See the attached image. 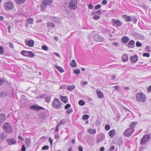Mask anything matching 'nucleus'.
Instances as JSON below:
<instances>
[{"mask_svg": "<svg viewBox=\"0 0 151 151\" xmlns=\"http://www.w3.org/2000/svg\"><path fill=\"white\" fill-rule=\"evenodd\" d=\"M96 92L99 98H101L103 97V93L101 90L97 89L96 90Z\"/></svg>", "mask_w": 151, "mask_h": 151, "instance_id": "6ab92c4d", "label": "nucleus"}, {"mask_svg": "<svg viewBox=\"0 0 151 151\" xmlns=\"http://www.w3.org/2000/svg\"><path fill=\"white\" fill-rule=\"evenodd\" d=\"M26 45L29 47H32L34 44V41L32 40H30L27 42H25Z\"/></svg>", "mask_w": 151, "mask_h": 151, "instance_id": "2eb2a0df", "label": "nucleus"}, {"mask_svg": "<svg viewBox=\"0 0 151 151\" xmlns=\"http://www.w3.org/2000/svg\"><path fill=\"white\" fill-rule=\"evenodd\" d=\"M138 58V56L136 55L131 57L130 59L131 63H135L137 60Z\"/></svg>", "mask_w": 151, "mask_h": 151, "instance_id": "ddd939ff", "label": "nucleus"}, {"mask_svg": "<svg viewBox=\"0 0 151 151\" xmlns=\"http://www.w3.org/2000/svg\"><path fill=\"white\" fill-rule=\"evenodd\" d=\"M21 150L22 151H25L26 148L24 145L22 146L21 148Z\"/></svg>", "mask_w": 151, "mask_h": 151, "instance_id": "13d9d810", "label": "nucleus"}, {"mask_svg": "<svg viewBox=\"0 0 151 151\" xmlns=\"http://www.w3.org/2000/svg\"><path fill=\"white\" fill-rule=\"evenodd\" d=\"M96 13L98 15H100L101 14V11L100 10H99L96 12Z\"/></svg>", "mask_w": 151, "mask_h": 151, "instance_id": "338daca9", "label": "nucleus"}, {"mask_svg": "<svg viewBox=\"0 0 151 151\" xmlns=\"http://www.w3.org/2000/svg\"><path fill=\"white\" fill-rule=\"evenodd\" d=\"M134 41L132 40H130L128 44V47L129 48H132L134 47Z\"/></svg>", "mask_w": 151, "mask_h": 151, "instance_id": "f3484780", "label": "nucleus"}, {"mask_svg": "<svg viewBox=\"0 0 151 151\" xmlns=\"http://www.w3.org/2000/svg\"><path fill=\"white\" fill-rule=\"evenodd\" d=\"M18 138L20 140L22 141L24 140V139L20 135L19 136Z\"/></svg>", "mask_w": 151, "mask_h": 151, "instance_id": "bf43d9fd", "label": "nucleus"}, {"mask_svg": "<svg viewBox=\"0 0 151 151\" xmlns=\"http://www.w3.org/2000/svg\"><path fill=\"white\" fill-rule=\"evenodd\" d=\"M73 111V109L72 108H70L69 109H68L66 112V113L67 114H70L71 112H72Z\"/></svg>", "mask_w": 151, "mask_h": 151, "instance_id": "a19ab883", "label": "nucleus"}, {"mask_svg": "<svg viewBox=\"0 0 151 151\" xmlns=\"http://www.w3.org/2000/svg\"><path fill=\"white\" fill-rule=\"evenodd\" d=\"M22 55L25 57L32 58L35 56V54L31 51L23 50L21 52Z\"/></svg>", "mask_w": 151, "mask_h": 151, "instance_id": "423d86ee", "label": "nucleus"}, {"mask_svg": "<svg viewBox=\"0 0 151 151\" xmlns=\"http://www.w3.org/2000/svg\"><path fill=\"white\" fill-rule=\"evenodd\" d=\"M78 149L79 151H83V148L81 146H79Z\"/></svg>", "mask_w": 151, "mask_h": 151, "instance_id": "e2e57ef3", "label": "nucleus"}, {"mask_svg": "<svg viewBox=\"0 0 151 151\" xmlns=\"http://www.w3.org/2000/svg\"><path fill=\"white\" fill-rule=\"evenodd\" d=\"M62 104H63L61 102L60 100L58 98H55L52 104L53 107L57 109H61V105Z\"/></svg>", "mask_w": 151, "mask_h": 151, "instance_id": "7ed1b4c3", "label": "nucleus"}, {"mask_svg": "<svg viewBox=\"0 0 151 151\" xmlns=\"http://www.w3.org/2000/svg\"><path fill=\"white\" fill-rule=\"evenodd\" d=\"M112 21L113 23V25L117 26L119 27L121 26L122 24L121 22L119 20H115L114 19H112Z\"/></svg>", "mask_w": 151, "mask_h": 151, "instance_id": "9b49d317", "label": "nucleus"}, {"mask_svg": "<svg viewBox=\"0 0 151 151\" xmlns=\"http://www.w3.org/2000/svg\"><path fill=\"white\" fill-rule=\"evenodd\" d=\"M109 135L110 136H114L115 134V131L114 129H112L109 132Z\"/></svg>", "mask_w": 151, "mask_h": 151, "instance_id": "bb28decb", "label": "nucleus"}, {"mask_svg": "<svg viewBox=\"0 0 151 151\" xmlns=\"http://www.w3.org/2000/svg\"><path fill=\"white\" fill-rule=\"evenodd\" d=\"M52 2V0H43L42 1V3L45 4L47 6V5H50Z\"/></svg>", "mask_w": 151, "mask_h": 151, "instance_id": "a211bd4d", "label": "nucleus"}, {"mask_svg": "<svg viewBox=\"0 0 151 151\" xmlns=\"http://www.w3.org/2000/svg\"><path fill=\"white\" fill-rule=\"evenodd\" d=\"M60 72L63 73L64 72V70L61 67H55Z\"/></svg>", "mask_w": 151, "mask_h": 151, "instance_id": "2f4dec72", "label": "nucleus"}, {"mask_svg": "<svg viewBox=\"0 0 151 151\" xmlns=\"http://www.w3.org/2000/svg\"><path fill=\"white\" fill-rule=\"evenodd\" d=\"M137 124V123H136L135 122H133L129 126L130 127L129 128L134 129V128L135 127V125Z\"/></svg>", "mask_w": 151, "mask_h": 151, "instance_id": "f704fd0d", "label": "nucleus"}, {"mask_svg": "<svg viewBox=\"0 0 151 151\" xmlns=\"http://www.w3.org/2000/svg\"><path fill=\"white\" fill-rule=\"evenodd\" d=\"M27 21L29 24H32L33 19L32 18L29 17L27 20Z\"/></svg>", "mask_w": 151, "mask_h": 151, "instance_id": "473e14b6", "label": "nucleus"}, {"mask_svg": "<svg viewBox=\"0 0 151 151\" xmlns=\"http://www.w3.org/2000/svg\"><path fill=\"white\" fill-rule=\"evenodd\" d=\"M73 72L76 75H78L80 73V70L79 69H75L74 70Z\"/></svg>", "mask_w": 151, "mask_h": 151, "instance_id": "c85d7f7f", "label": "nucleus"}, {"mask_svg": "<svg viewBox=\"0 0 151 151\" xmlns=\"http://www.w3.org/2000/svg\"><path fill=\"white\" fill-rule=\"evenodd\" d=\"M60 99L64 103H67L68 102V98L67 97L61 96L60 97Z\"/></svg>", "mask_w": 151, "mask_h": 151, "instance_id": "412c9836", "label": "nucleus"}, {"mask_svg": "<svg viewBox=\"0 0 151 151\" xmlns=\"http://www.w3.org/2000/svg\"><path fill=\"white\" fill-rule=\"evenodd\" d=\"M49 147L47 145H45L42 147V150H47L49 149Z\"/></svg>", "mask_w": 151, "mask_h": 151, "instance_id": "de8ad7c7", "label": "nucleus"}, {"mask_svg": "<svg viewBox=\"0 0 151 151\" xmlns=\"http://www.w3.org/2000/svg\"><path fill=\"white\" fill-rule=\"evenodd\" d=\"M115 146L114 145H112L111 146V147L109 149V150L110 151H112L115 149Z\"/></svg>", "mask_w": 151, "mask_h": 151, "instance_id": "864d4df0", "label": "nucleus"}, {"mask_svg": "<svg viewBox=\"0 0 151 151\" xmlns=\"http://www.w3.org/2000/svg\"><path fill=\"white\" fill-rule=\"evenodd\" d=\"M136 46L137 47H140L142 46V44L139 42H136Z\"/></svg>", "mask_w": 151, "mask_h": 151, "instance_id": "09e8293b", "label": "nucleus"}, {"mask_svg": "<svg viewBox=\"0 0 151 151\" xmlns=\"http://www.w3.org/2000/svg\"><path fill=\"white\" fill-rule=\"evenodd\" d=\"M66 123V121L64 119H62L58 123L60 125L61 124H63Z\"/></svg>", "mask_w": 151, "mask_h": 151, "instance_id": "37998d69", "label": "nucleus"}, {"mask_svg": "<svg viewBox=\"0 0 151 151\" xmlns=\"http://www.w3.org/2000/svg\"><path fill=\"white\" fill-rule=\"evenodd\" d=\"M49 140L51 146L52 145L53 141L51 137L49 138Z\"/></svg>", "mask_w": 151, "mask_h": 151, "instance_id": "6e6d98bb", "label": "nucleus"}, {"mask_svg": "<svg viewBox=\"0 0 151 151\" xmlns=\"http://www.w3.org/2000/svg\"><path fill=\"white\" fill-rule=\"evenodd\" d=\"M105 129L107 130H109L110 129V126L108 124H106L105 125Z\"/></svg>", "mask_w": 151, "mask_h": 151, "instance_id": "5fc2aeb1", "label": "nucleus"}, {"mask_svg": "<svg viewBox=\"0 0 151 151\" xmlns=\"http://www.w3.org/2000/svg\"><path fill=\"white\" fill-rule=\"evenodd\" d=\"M105 139L104 135V134H101L99 135L98 137V139L97 141L98 143L102 141Z\"/></svg>", "mask_w": 151, "mask_h": 151, "instance_id": "4468645a", "label": "nucleus"}, {"mask_svg": "<svg viewBox=\"0 0 151 151\" xmlns=\"http://www.w3.org/2000/svg\"><path fill=\"white\" fill-rule=\"evenodd\" d=\"M143 57H149L150 56V55L148 53H145L143 54Z\"/></svg>", "mask_w": 151, "mask_h": 151, "instance_id": "49530a36", "label": "nucleus"}, {"mask_svg": "<svg viewBox=\"0 0 151 151\" xmlns=\"http://www.w3.org/2000/svg\"><path fill=\"white\" fill-rule=\"evenodd\" d=\"M134 131V129L129 128L124 131L123 135L124 137H129L133 134Z\"/></svg>", "mask_w": 151, "mask_h": 151, "instance_id": "39448f33", "label": "nucleus"}, {"mask_svg": "<svg viewBox=\"0 0 151 151\" xmlns=\"http://www.w3.org/2000/svg\"><path fill=\"white\" fill-rule=\"evenodd\" d=\"M42 49L45 50L47 51V50L48 48L45 45H43L42 46Z\"/></svg>", "mask_w": 151, "mask_h": 151, "instance_id": "3c124183", "label": "nucleus"}, {"mask_svg": "<svg viewBox=\"0 0 151 151\" xmlns=\"http://www.w3.org/2000/svg\"><path fill=\"white\" fill-rule=\"evenodd\" d=\"M115 89L116 90H119V86L118 85H116L114 86Z\"/></svg>", "mask_w": 151, "mask_h": 151, "instance_id": "052dcab7", "label": "nucleus"}, {"mask_svg": "<svg viewBox=\"0 0 151 151\" xmlns=\"http://www.w3.org/2000/svg\"><path fill=\"white\" fill-rule=\"evenodd\" d=\"M4 52V49L3 47L0 46V54H2Z\"/></svg>", "mask_w": 151, "mask_h": 151, "instance_id": "79ce46f5", "label": "nucleus"}, {"mask_svg": "<svg viewBox=\"0 0 151 151\" xmlns=\"http://www.w3.org/2000/svg\"><path fill=\"white\" fill-rule=\"evenodd\" d=\"M150 139V134H145L141 139L140 144L142 145H145Z\"/></svg>", "mask_w": 151, "mask_h": 151, "instance_id": "20e7f679", "label": "nucleus"}, {"mask_svg": "<svg viewBox=\"0 0 151 151\" xmlns=\"http://www.w3.org/2000/svg\"><path fill=\"white\" fill-rule=\"evenodd\" d=\"M107 3V2L106 0H103L101 2V3L104 5H105Z\"/></svg>", "mask_w": 151, "mask_h": 151, "instance_id": "680f3d73", "label": "nucleus"}, {"mask_svg": "<svg viewBox=\"0 0 151 151\" xmlns=\"http://www.w3.org/2000/svg\"><path fill=\"white\" fill-rule=\"evenodd\" d=\"M100 17V16L98 15H95L93 17V19L95 20H97Z\"/></svg>", "mask_w": 151, "mask_h": 151, "instance_id": "603ef678", "label": "nucleus"}, {"mask_svg": "<svg viewBox=\"0 0 151 151\" xmlns=\"http://www.w3.org/2000/svg\"><path fill=\"white\" fill-rule=\"evenodd\" d=\"M136 98L137 101L138 102H144L146 100L145 95L141 92L137 93L136 95Z\"/></svg>", "mask_w": 151, "mask_h": 151, "instance_id": "f257e3e1", "label": "nucleus"}, {"mask_svg": "<svg viewBox=\"0 0 151 151\" xmlns=\"http://www.w3.org/2000/svg\"><path fill=\"white\" fill-rule=\"evenodd\" d=\"M6 118L5 115L3 114H0V124L4 123Z\"/></svg>", "mask_w": 151, "mask_h": 151, "instance_id": "dca6fc26", "label": "nucleus"}, {"mask_svg": "<svg viewBox=\"0 0 151 151\" xmlns=\"http://www.w3.org/2000/svg\"><path fill=\"white\" fill-rule=\"evenodd\" d=\"M62 104H63L61 102L60 100L58 98H55L52 104L53 107L57 109H61V105Z\"/></svg>", "mask_w": 151, "mask_h": 151, "instance_id": "f03ea898", "label": "nucleus"}, {"mask_svg": "<svg viewBox=\"0 0 151 151\" xmlns=\"http://www.w3.org/2000/svg\"><path fill=\"white\" fill-rule=\"evenodd\" d=\"M6 137V136L5 133L2 132L0 134V140L4 139Z\"/></svg>", "mask_w": 151, "mask_h": 151, "instance_id": "5701e85b", "label": "nucleus"}, {"mask_svg": "<svg viewBox=\"0 0 151 151\" xmlns=\"http://www.w3.org/2000/svg\"><path fill=\"white\" fill-rule=\"evenodd\" d=\"M101 5L99 4H98V5H96L94 7V9L95 10H97V9H100L101 8Z\"/></svg>", "mask_w": 151, "mask_h": 151, "instance_id": "a18cd8bd", "label": "nucleus"}, {"mask_svg": "<svg viewBox=\"0 0 151 151\" xmlns=\"http://www.w3.org/2000/svg\"><path fill=\"white\" fill-rule=\"evenodd\" d=\"M9 46L10 47L13 48L14 46L13 45V44L12 42H9Z\"/></svg>", "mask_w": 151, "mask_h": 151, "instance_id": "774afa93", "label": "nucleus"}, {"mask_svg": "<svg viewBox=\"0 0 151 151\" xmlns=\"http://www.w3.org/2000/svg\"><path fill=\"white\" fill-rule=\"evenodd\" d=\"M70 64L71 66H76L77 65L76 62L74 60H72Z\"/></svg>", "mask_w": 151, "mask_h": 151, "instance_id": "c756f323", "label": "nucleus"}, {"mask_svg": "<svg viewBox=\"0 0 151 151\" xmlns=\"http://www.w3.org/2000/svg\"><path fill=\"white\" fill-rule=\"evenodd\" d=\"M15 1L18 4H22L25 1V0H15Z\"/></svg>", "mask_w": 151, "mask_h": 151, "instance_id": "ea45409f", "label": "nucleus"}, {"mask_svg": "<svg viewBox=\"0 0 151 151\" xmlns=\"http://www.w3.org/2000/svg\"><path fill=\"white\" fill-rule=\"evenodd\" d=\"M95 40L98 42L101 41L102 40L101 38L99 37L98 35H96L94 37Z\"/></svg>", "mask_w": 151, "mask_h": 151, "instance_id": "cd10ccee", "label": "nucleus"}, {"mask_svg": "<svg viewBox=\"0 0 151 151\" xmlns=\"http://www.w3.org/2000/svg\"><path fill=\"white\" fill-rule=\"evenodd\" d=\"M128 57L127 54H124L122 57V60L123 62L127 61L128 60Z\"/></svg>", "mask_w": 151, "mask_h": 151, "instance_id": "aec40b11", "label": "nucleus"}, {"mask_svg": "<svg viewBox=\"0 0 151 151\" xmlns=\"http://www.w3.org/2000/svg\"><path fill=\"white\" fill-rule=\"evenodd\" d=\"M151 91V85H150L148 87L147 89V91L148 92H150Z\"/></svg>", "mask_w": 151, "mask_h": 151, "instance_id": "0e129e2a", "label": "nucleus"}, {"mask_svg": "<svg viewBox=\"0 0 151 151\" xmlns=\"http://www.w3.org/2000/svg\"><path fill=\"white\" fill-rule=\"evenodd\" d=\"M4 83V80L3 78H0V86L2 85Z\"/></svg>", "mask_w": 151, "mask_h": 151, "instance_id": "c03bdc74", "label": "nucleus"}, {"mask_svg": "<svg viewBox=\"0 0 151 151\" xmlns=\"http://www.w3.org/2000/svg\"><path fill=\"white\" fill-rule=\"evenodd\" d=\"M7 141L9 145L16 144L17 142V140L14 138L8 139L7 140Z\"/></svg>", "mask_w": 151, "mask_h": 151, "instance_id": "f8f14e48", "label": "nucleus"}, {"mask_svg": "<svg viewBox=\"0 0 151 151\" xmlns=\"http://www.w3.org/2000/svg\"><path fill=\"white\" fill-rule=\"evenodd\" d=\"M118 141H119V142H117V143L119 145H120L122 143V140L121 139H118Z\"/></svg>", "mask_w": 151, "mask_h": 151, "instance_id": "4d7b16f0", "label": "nucleus"}, {"mask_svg": "<svg viewBox=\"0 0 151 151\" xmlns=\"http://www.w3.org/2000/svg\"><path fill=\"white\" fill-rule=\"evenodd\" d=\"M29 109L36 111H38L40 110H43L44 109V108L43 107L35 105H32L29 107Z\"/></svg>", "mask_w": 151, "mask_h": 151, "instance_id": "9d476101", "label": "nucleus"}, {"mask_svg": "<svg viewBox=\"0 0 151 151\" xmlns=\"http://www.w3.org/2000/svg\"><path fill=\"white\" fill-rule=\"evenodd\" d=\"M45 100L46 102L48 103L50 101V98L48 96H46V97L45 98Z\"/></svg>", "mask_w": 151, "mask_h": 151, "instance_id": "c9c22d12", "label": "nucleus"}, {"mask_svg": "<svg viewBox=\"0 0 151 151\" xmlns=\"http://www.w3.org/2000/svg\"><path fill=\"white\" fill-rule=\"evenodd\" d=\"M26 144L27 146L29 147L30 146V140L29 139H26Z\"/></svg>", "mask_w": 151, "mask_h": 151, "instance_id": "e433bc0d", "label": "nucleus"}, {"mask_svg": "<svg viewBox=\"0 0 151 151\" xmlns=\"http://www.w3.org/2000/svg\"><path fill=\"white\" fill-rule=\"evenodd\" d=\"M88 132L92 134H94L96 133V130L95 129H89L88 130Z\"/></svg>", "mask_w": 151, "mask_h": 151, "instance_id": "a878e982", "label": "nucleus"}, {"mask_svg": "<svg viewBox=\"0 0 151 151\" xmlns=\"http://www.w3.org/2000/svg\"><path fill=\"white\" fill-rule=\"evenodd\" d=\"M89 116L88 115H84L82 117V119L83 120H87L89 118Z\"/></svg>", "mask_w": 151, "mask_h": 151, "instance_id": "58836bf2", "label": "nucleus"}, {"mask_svg": "<svg viewBox=\"0 0 151 151\" xmlns=\"http://www.w3.org/2000/svg\"><path fill=\"white\" fill-rule=\"evenodd\" d=\"M88 7L89 9H92L93 8V6L91 4H89L88 6Z\"/></svg>", "mask_w": 151, "mask_h": 151, "instance_id": "69168bd1", "label": "nucleus"}, {"mask_svg": "<svg viewBox=\"0 0 151 151\" xmlns=\"http://www.w3.org/2000/svg\"><path fill=\"white\" fill-rule=\"evenodd\" d=\"M71 106V105L70 104H67L65 107V109H68V108H70Z\"/></svg>", "mask_w": 151, "mask_h": 151, "instance_id": "8fccbe9b", "label": "nucleus"}, {"mask_svg": "<svg viewBox=\"0 0 151 151\" xmlns=\"http://www.w3.org/2000/svg\"><path fill=\"white\" fill-rule=\"evenodd\" d=\"M4 7L5 9L9 10L13 9L14 5L11 2H7L5 4Z\"/></svg>", "mask_w": 151, "mask_h": 151, "instance_id": "1a4fd4ad", "label": "nucleus"}, {"mask_svg": "<svg viewBox=\"0 0 151 151\" xmlns=\"http://www.w3.org/2000/svg\"><path fill=\"white\" fill-rule=\"evenodd\" d=\"M75 88V86L74 85H69L68 86V90L69 91L72 90Z\"/></svg>", "mask_w": 151, "mask_h": 151, "instance_id": "393cba45", "label": "nucleus"}, {"mask_svg": "<svg viewBox=\"0 0 151 151\" xmlns=\"http://www.w3.org/2000/svg\"><path fill=\"white\" fill-rule=\"evenodd\" d=\"M77 0H70L69 3V7L72 10L75 9L77 6Z\"/></svg>", "mask_w": 151, "mask_h": 151, "instance_id": "6e6552de", "label": "nucleus"}, {"mask_svg": "<svg viewBox=\"0 0 151 151\" xmlns=\"http://www.w3.org/2000/svg\"><path fill=\"white\" fill-rule=\"evenodd\" d=\"M78 104L79 105L81 106H83L85 104L84 101L82 100H80L79 101Z\"/></svg>", "mask_w": 151, "mask_h": 151, "instance_id": "4c0bfd02", "label": "nucleus"}, {"mask_svg": "<svg viewBox=\"0 0 151 151\" xmlns=\"http://www.w3.org/2000/svg\"><path fill=\"white\" fill-rule=\"evenodd\" d=\"M47 26L48 27H55L54 24L52 22H48L47 23Z\"/></svg>", "mask_w": 151, "mask_h": 151, "instance_id": "72a5a7b5", "label": "nucleus"}, {"mask_svg": "<svg viewBox=\"0 0 151 151\" xmlns=\"http://www.w3.org/2000/svg\"><path fill=\"white\" fill-rule=\"evenodd\" d=\"M3 129L6 133H10L12 132V129L10 124L8 123L5 124Z\"/></svg>", "mask_w": 151, "mask_h": 151, "instance_id": "0eeeda50", "label": "nucleus"}, {"mask_svg": "<svg viewBox=\"0 0 151 151\" xmlns=\"http://www.w3.org/2000/svg\"><path fill=\"white\" fill-rule=\"evenodd\" d=\"M129 39L128 37L126 36L123 37L121 39L122 42L124 43L127 42L129 41Z\"/></svg>", "mask_w": 151, "mask_h": 151, "instance_id": "4be33fe9", "label": "nucleus"}, {"mask_svg": "<svg viewBox=\"0 0 151 151\" xmlns=\"http://www.w3.org/2000/svg\"><path fill=\"white\" fill-rule=\"evenodd\" d=\"M125 20L127 22H130L132 21V17L130 16H127L125 18Z\"/></svg>", "mask_w": 151, "mask_h": 151, "instance_id": "7c9ffc66", "label": "nucleus"}, {"mask_svg": "<svg viewBox=\"0 0 151 151\" xmlns=\"http://www.w3.org/2000/svg\"><path fill=\"white\" fill-rule=\"evenodd\" d=\"M47 6L45 4L42 3V4L40 5L41 10L42 11H44L46 9Z\"/></svg>", "mask_w": 151, "mask_h": 151, "instance_id": "b1692460", "label": "nucleus"}]
</instances>
